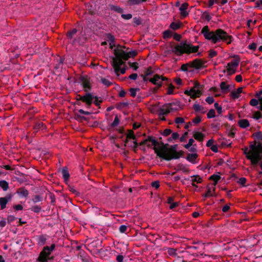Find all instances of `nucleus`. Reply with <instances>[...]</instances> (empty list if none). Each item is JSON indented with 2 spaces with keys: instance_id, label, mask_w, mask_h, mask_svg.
<instances>
[{
  "instance_id": "f257e3e1",
  "label": "nucleus",
  "mask_w": 262,
  "mask_h": 262,
  "mask_svg": "<svg viewBox=\"0 0 262 262\" xmlns=\"http://www.w3.org/2000/svg\"><path fill=\"white\" fill-rule=\"evenodd\" d=\"M158 144V142L154 138L149 137L140 142V146L146 145L148 147H150L151 145L154 146V149L157 155L167 161L173 159H177L181 157V154L177 151V145H172L170 148H168L165 145L156 147Z\"/></svg>"
},
{
  "instance_id": "f03ea898",
  "label": "nucleus",
  "mask_w": 262,
  "mask_h": 262,
  "mask_svg": "<svg viewBox=\"0 0 262 262\" xmlns=\"http://www.w3.org/2000/svg\"><path fill=\"white\" fill-rule=\"evenodd\" d=\"M201 33L206 39L211 41L213 43H216L222 41L227 44H230L232 40V37L224 30L217 29L214 31H210L208 26L203 28Z\"/></svg>"
},
{
  "instance_id": "7ed1b4c3",
  "label": "nucleus",
  "mask_w": 262,
  "mask_h": 262,
  "mask_svg": "<svg viewBox=\"0 0 262 262\" xmlns=\"http://www.w3.org/2000/svg\"><path fill=\"white\" fill-rule=\"evenodd\" d=\"M244 154L246 158L250 160L251 164L256 166L262 159V143L251 145L250 150L248 151V148H246Z\"/></svg>"
},
{
  "instance_id": "20e7f679",
  "label": "nucleus",
  "mask_w": 262,
  "mask_h": 262,
  "mask_svg": "<svg viewBox=\"0 0 262 262\" xmlns=\"http://www.w3.org/2000/svg\"><path fill=\"white\" fill-rule=\"evenodd\" d=\"M198 46H193L186 42H181L177 45L172 50V52L177 55H181L184 53H195L198 51Z\"/></svg>"
},
{
  "instance_id": "39448f33",
  "label": "nucleus",
  "mask_w": 262,
  "mask_h": 262,
  "mask_svg": "<svg viewBox=\"0 0 262 262\" xmlns=\"http://www.w3.org/2000/svg\"><path fill=\"white\" fill-rule=\"evenodd\" d=\"M202 86L199 82H195L193 87L190 88L189 90H185L184 94L194 99L199 97L202 95Z\"/></svg>"
},
{
  "instance_id": "423d86ee",
  "label": "nucleus",
  "mask_w": 262,
  "mask_h": 262,
  "mask_svg": "<svg viewBox=\"0 0 262 262\" xmlns=\"http://www.w3.org/2000/svg\"><path fill=\"white\" fill-rule=\"evenodd\" d=\"M114 53L115 55L120 58L121 59L126 60L130 57L135 56L137 55V52L135 50L128 52H126L122 49H121V47H118L114 49Z\"/></svg>"
},
{
  "instance_id": "0eeeda50",
  "label": "nucleus",
  "mask_w": 262,
  "mask_h": 262,
  "mask_svg": "<svg viewBox=\"0 0 262 262\" xmlns=\"http://www.w3.org/2000/svg\"><path fill=\"white\" fill-rule=\"evenodd\" d=\"M124 63L123 59L115 55L112 58V66L114 69L115 72L118 74L119 72L121 74L125 73V68H121V66Z\"/></svg>"
},
{
  "instance_id": "6e6552de",
  "label": "nucleus",
  "mask_w": 262,
  "mask_h": 262,
  "mask_svg": "<svg viewBox=\"0 0 262 262\" xmlns=\"http://www.w3.org/2000/svg\"><path fill=\"white\" fill-rule=\"evenodd\" d=\"M55 245L52 244L50 247L45 246L43 250L40 252L38 257V260L40 262H47L48 256L55 249Z\"/></svg>"
},
{
  "instance_id": "1a4fd4ad",
  "label": "nucleus",
  "mask_w": 262,
  "mask_h": 262,
  "mask_svg": "<svg viewBox=\"0 0 262 262\" xmlns=\"http://www.w3.org/2000/svg\"><path fill=\"white\" fill-rule=\"evenodd\" d=\"M175 104L173 103H167L163 105L158 111L159 116L166 115L170 112L177 110L174 107Z\"/></svg>"
},
{
  "instance_id": "9d476101",
  "label": "nucleus",
  "mask_w": 262,
  "mask_h": 262,
  "mask_svg": "<svg viewBox=\"0 0 262 262\" xmlns=\"http://www.w3.org/2000/svg\"><path fill=\"white\" fill-rule=\"evenodd\" d=\"M167 79L166 77H163L162 76L155 74L153 77L150 79V82L153 84L157 85L158 87H160L163 83V81L167 80Z\"/></svg>"
},
{
  "instance_id": "9b49d317",
  "label": "nucleus",
  "mask_w": 262,
  "mask_h": 262,
  "mask_svg": "<svg viewBox=\"0 0 262 262\" xmlns=\"http://www.w3.org/2000/svg\"><path fill=\"white\" fill-rule=\"evenodd\" d=\"M94 97L90 93H87L84 96H80V99L86 103L88 106L91 105L92 103Z\"/></svg>"
},
{
  "instance_id": "f8f14e48",
  "label": "nucleus",
  "mask_w": 262,
  "mask_h": 262,
  "mask_svg": "<svg viewBox=\"0 0 262 262\" xmlns=\"http://www.w3.org/2000/svg\"><path fill=\"white\" fill-rule=\"evenodd\" d=\"M12 196L9 194L5 197L0 198V205L1 209H4L6 207L7 204L11 200Z\"/></svg>"
},
{
  "instance_id": "ddd939ff",
  "label": "nucleus",
  "mask_w": 262,
  "mask_h": 262,
  "mask_svg": "<svg viewBox=\"0 0 262 262\" xmlns=\"http://www.w3.org/2000/svg\"><path fill=\"white\" fill-rule=\"evenodd\" d=\"M187 180H190L191 182L192 185L196 187H198L196 183H201L202 182V178L199 175L192 176L190 177V179H188Z\"/></svg>"
},
{
  "instance_id": "4468645a",
  "label": "nucleus",
  "mask_w": 262,
  "mask_h": 262,
  "mask_svg": "<svg viewBox=\"0 0 262 262\" xmlns=\"http://www.w3.org/2000/svg\"><path fill=\"white\" fill-rule=\"evenodd\" d=\"M188 4L187 3H183L179 8L180 14L182 17L185 18L188 15V12L186 11Z\"/></svg>"
},
{
  "instance_id": "2eb2a0df",
  "label": "nucleus",
  "mask_w": 262,
  "mask_h": 262,
  "mask_svg": "<svg viewBox=\"0 0 262 262\" xmlns=\"http://www.w3.org/2000/svg\"><path fill=\"white\" fill-rule=\"evenodd\" d=\"M16 193L20 197L26 198L29 195L28 191L24 187H20L18 188L16 191Z\"/></svg>"
},
{
  "instance_id": "dca6fc26",
  "label": "nucleus",
  "mask_w": 262,
  "mask_h": 262,
  "mask_svg": "<svg viewBox=\"0 0 262 262\" xmlns=\"http://www.w3.org/2000/svg\"><path fill=\"white\" fill-rule=\"evenodd\" d=\"M234 59L231 61V62H229L228 66H232L234 67H237L239 65V63L240 62V58L236 56L234 57Z\"/></svg>"
},
{
  "instance_id": "f3484780",
  "label": "nucleus",
  "mask_w": 262,
  "mask_h": 262,
  "mask_svg": "<svg viewBox=\"0 0 262 262\" xmlns=\"http://www.w3.org/2000/svg\"><path fill=\"white\" fill-rule=\"evenodd\" d=\"M239 126L243 128H245L248 126H249L250 124L248 120L247 119H242L239 120L238 121Z\"/></svg>"
},
{
  "instance_id": "a211bd4d",
  "label": "nucleus",
  "mask_w": 262,
  "mask_h": 262,
  "mask_svg": "<svg viewBox=\"0 0 262 262\" xmlns=\"http://www.w3.org/2000/svg\"><path fill=\"white\" fill-rule=\"evenodd\" d=\"M193 137L199 141H202L204 138V135L200 132H195L193 134Z\"/></svg>"
},
{
  "instance_id": "6ab92c4d",
  "label": "nucleus",
  "mask_w": 262,
  "mask_h": 262,
  "mask_svg": "<svg viewBox=\"0 0 262 262\" xmlns=\"http://www.w3.org/2000/svg\"><path fill=\"white\" fill-rule=\"evenodd\" d=\"M100 81L104 85L107 87L113 84V82L110 81L108 79L101 77L100 78Z\"/></svg>"
},
{
  "instance_id": "aec40b11",
  "label": "nucleus",
  "mask_w": 262,
  "mask_h": 262,
  "mask_svg": "<svg viewBox=\"0 0 262 262\" xmlns=\"http://www.w3.org/2000/svg\"><path fill=\"white\" fill-rule=\"evenodd\" d=\"M198 157L196 154H189L187 157V160L190 162L194 163Z\"/></svg>"
},
{
  "instance_id": "412c9836",
  "label": "nucleus",
  "mask_w": 262,
  "mask_h": 262,
  "mask_svg": "<svg viewBox=\"0 0 262 262\" xmlns=\"http://www.w3.org/2000/svg\"><path fill=\"white\" fill-rule=\"evenodd\" d=\"M61 174L64 180L69 179L70 177V174L69 173L68 168L67 167H63L61 170Z\"/></svg>"
},
{
  "instance_id": "4be33fe9",
  "label": "nucleus",
  "mask_w": 262,
  "mask_h": 262,
  "mask_svg": "<svg viewBox=\"0 0 262 262\" xmlns=\"http://www.w3.org/2000/svg\"><path fill=\"white\" fill-rule=\"evenodd\" d=\"M0 187H1L4 191H6L9 188V184L5 180L0 181Z\"/></svg>"
},
{
  "instance_id": "5701e85b",
  "label": "nucleus",
  "mask_w": 262,
  "mask_h": 262,
  "mask_svg": "<svg viewBox=\"0 0 262 262\" xmlns=\"http://www.w3.org/2000/svg\"><path fill=\"white\" fill-rule=\"evenodd\" d=\"M226 68L228 74L230 75L235 73L237 68L236 67L229 66H228V64H227Z\"/></svg>"
},
{
  "instance_id": "b1692460",
  "label": "nucleus",
  "mask_w": 262,
  "mask_h": 262,
  "mask_svg": "<svg viewBox=\"0 0 262 262\" xmlns=\"http://www.w3.org/2000/svg\"><path fill=\"white\" fill-rule=\"evenodd\" d=\"M146 0H128V4L129 5H135L141 4L146 2Z\"/></svg>"
},
{
  "instance_id": "393cba45",
  "label": "nucleus",
  "mask_w": 262,
  "mask_h": 262,
  "mask_svg": "<svg viewBox=\"0 0 262 262\" xmlns=\"http://www.w3.org/2000/svg\"><path fill=\"white\" fill-rule=\"evenodd\" d=\"M215 190V188H213L212 190L210 188H208L207 192L204 194V196L205 198H209L213 196L214 193L213 192Z\"/></svg>"
},
{
  "instance_id": "a878e982",
  "label": "nucleus",
  "mask_w": 262,
  "mask_h": 262,
  "mask_svg": "<svg viewBox=\"0 0 262 262\" xmlns=\"http://www.w3.org/2000/svg\"><path fill=\"white\" fill-rule=\"evenodd\" d=\"M220 88L224 92H227L229 90V85L226 84L225 82H222L220 84Z\"/></svg>"
},
{
  "instance_id": "bb28decb",
  "label": "nucleus",
  "mask_w": 262,
  "mask_h": 262,
  "mask_svg": "<svg viewBox=\"0 0 262 262\" xmlns=\"http://www.w3.org/2000/svg\"><path fill=\"white\" fill-rule=\"evenodd\" d=\"M46 240L47 238L46 235H41L38 237V244H40V245H43L45 244Z\"/></svg>"
},
{
  "instance_id": "cd10ccee",
  "label": "nucleus",
  "mask_w": 262,
  "mask_h": 262,
  "mask_svg": "<svg viewBox=\"0 0 262 262\" xmlns=\"http://www.w3.org/2000/svg\"><path fill=\"white\" fill-rule=\"evenodd\" d=\"M181 25V23H176L174 22L172 23L170 25V27L173 30H176L180 28Z\"/></svg>"
},
{
  "instance_id": "c85d7f7f",
  "label": "nucleus",
  "mask_w": 262,
  "mask_h": 262,
  "mask_svg": "<svg viewBox=\"0 0 262 262\" xmlns=\"http://www.w3.org/2000/svg\"><path fill=\"white\" fill-rule=\"evenodd\" d=\"M111 9L112 10H114V11H116L119 13H122L123 12V9H122L121 8H120L117 6H114V5L111 6Z\"/></svg>"
},
{
  "instance_id": "c756f323",
  "label": "nucleus",
  "mask_w": 262,
  "mask_h": 262,
  "mask_svg": "<svg viewBox=\"0 0 262 262\" xmlns=\"http://www.w3.org/2000/svg\"><path fill=\"white\" fill-rule=\"evenodd\" d=\"M105 39L108 42H112L115 41L114 36L110 33H107L105 36Z\"/></svg>"
},
{
  "instance_id": "7c9ffc66",
  "label": "nucleus",
  "mask_w": 262,
  "mask_h": 262,
  "mask_svg": "<svg viewBox=\"0 0 262 262\" xmlns=\"http://www.w3.org/2000/svg\"><path fill=\"white\" fill-rule=\"evenodd\" d=\"M77 32V29H73L71 31H69L67 33V37L71 39L73 38V36Z\"/></svg>"
},
{
  "instance_id": "2f4dec72",
  "label": "nucleus",
  "mask_w": 262,
  "mask_h": 262,
  "mask_svg": "<svg viewBox=\"0 0 262 262\" xmlns=\"http://www.w3.org/2000/svg\"><path fill=\"white\" fill-rule=\"evenodd\" d=\"M139 91L138 88H131L129 90L130 95L132 97H135L137 94V92Z\"/></svg>"
},
{
  "instance_id": "473e14b6",
  "label": "nucleus",
  "mask_w": 262,
  "mask_h": 262,
  "mask_svg": "<svg viewBox=\"0 0 262 262\" xmlns=\"http://www.w3.org/2000/svg\"><path fill=\"white\" fill-rule=\"evenodd\" d=\"M127 138L136 139V137L134 134V133L132 130H129L126 136Z\"/></svg>"
},
{
  "instance_id": "72a5a7b5",
  "label": "nucleus",
  "mask_w": 262,
  "mask_h": 262,
  "mask_svg": "<svg viewBox=\"0 0 262 262\" xmlns=\"http://www.w3.org/2000/svg\"><path fill=\"white\" fill-rule=\"evenodd\" d=\"M215 116V112L214 110L211 109L207 113V117L208 118H212Z\"/></svg>"
},
{
  "instance_id": "f704fd0d",
  "label": "nucleus",
  "mask_w": 262,
  "mask_h": 262,
  "mask_svg": "<svg viewBox=\"0 0 262 262\" xmlns=\"http://www.w3.org/2000/svg\"><path fill=\"white\" fill-rule=\"evenodd\" d=\"M119 122H120L119 119L118 118V117L117 116H116L114 119V121L111 124V126L113 127H116L119 125Z\"/></svg>"
},
{
  "instance_id": "c9c22d12",
  "label": "nucleus",
  "mask_w": 262,
  "mask_h": 262,
  "mask_svg": "<svg viewBox=\"0 0 262 262\" xmlns=\"http://www.w3.org/2000/svg\"><path fill=\"white\" fill-rule=\"evenodd\" d=\"M193 108L196 112H200L203 110V107L198 104H194L193 105Z\"/></svg>"
},
{
  "instance_id": "e433bc0d",
  "label": "nucleus",
  "mask_w": 262,
  "mask_h": 262,
  "mask_svg": "<svg viewBox=\"0 0 262 262\" xmlns=\"http://www.w3.org/2000/svg\"><path fill=\"white\" fill-rule=\"evenodd\" d=\"M231 97L233 99H236L239 98V95L236 92V91H233L230 94Z\"/></svg>"
},
{
  "instance_id": "4c0bfd02",
  "label": "nucleus",
  "mask_w": 262,
  "mask_h": 262,
  "mask_svg": "<svg viewBox=\"0 0 262 262\" xmlns=\"http://www.w3.org/2000/svg\"><path fill=\"white\" fill-rule=\"evenodd\" d=\"M253 118L256 120H258L262 117L261 114L260 112H255L253 114Z\"/></svg>"
},
{
  "instance_id": "58836bf2",
  "label": "nucleus",
  "mask_w": 262,
  "mask_h": 262,
  "mask_svg": "<svg viewBox=\"0 0 262 262\" xmlns=\"http://www.w3.org/2000/svg\"><path fill=\"white\" fill-rule=\"evenodd\" d=\"M175 123L180 124H183L185 122V120L182 117H177L175 119Z\"/></svg>"
},
{
  "instance_id": "ea45409f",
  "label": "nucleus",
  "mask_w": 262,
  "mask_h": 262,
  "mask_svg": "<svg viewBox=\"0 0 262 262\" xmlns=\"http://www.w3.org/2000/svg\"><path fill=\"white\" fill-rule=\"evenodd\" d=\"M210 179L214 181V185H215L220 180V177L218 175H212L211 176Z\"/></svg>"
},
{
  "instance_id": "a19ab883",
  "label": "nucleus",
  "mask_w": 262,
  "mask_h": 262,
  "mask_svg": "<svg viewBox=\"0 0 262 262\" xmlns=\"http://www.w3.org/2000/svg\"><path fill=\"white\" fill-rule=\"evenodd\" d=\"M127 229V226L126 225H121L119 228V230L120 232L124 233L126 232V230Z\"/></svg>"
},
{
  "instance_id": "79ce46f5",
  "label": "nucleus",
  "mask_w": 262,
  "mask_h": 262,
  "mask_svg": "<svg viewBox=\"0 0 262 262\" xmlns=\"http://www.w3.org/2000/svg\"><path fill=\"white\" fill-rule=\"evenodd\" d=\"M42 200V197H41L39 195H35L34 198L32 199L33 202L34 203H36L37 202L41 201Z\"/></svg>"
},
{
  "instance_id": "37998d69",
  "label": "nucleus",
  "mask_w": 262,
  "mask_h": 262,
  "mask_svg": "<svg viewBox=\"0 0 262 262\" xmlns=\"http://www.w3.org/2000/svg\"><path fill=\"white\" fill-rule=\"evenodd\" d=\"M217 52L216 51L210 50L209 51V57L213 58L216 56Z\"/></svg>"
},
{
  "instance_id": "c03bdc74",
  "label": "nucleus",
  "mask_w": 262,
  "mask_h": 262,
  "mask_svg": "<svg viewBox=\"0 0 262 262\" xmlns=\"http://www.w3.org/2000/svg\"><path fill=\"white\" fill-rule=\"evenodd\" d=\"M203 17L204 19L207 20V21H210L211 19V16L208 12H204L203 14Z\"/></svg>"
},
{
  "instance_id": "a18cd8bd",
  "label": "nucleus",
  "mask_w": 262,
  "mask_h": 262,
  "mask_svg": "<svg viewBox=\"0 0 262 262\" xmlns=\"http://www.w3.org/2000/svg\"><path fill=\"white\" fill-rule=\"evenodd\" d=\"M41 208L39 206H35L31 208V210L34 212L38 213L40 211Z\"/></svg>"
},
{
  "instance_id": "49530a36",
  "label": "nucleus",
  "mask_w": 262,
  "mask_h": 262,
  "mask_svg": "<svg viewBox=\"0 0 262 262\" xmlns=\"http://www.w3.org/2000/svg\"><path fill=\"white\" fill-rule=\"evenodd\" d=\"M258 104V101L256 99H252L250 101V104L252 106H255Z\"/></svg>"
},
{
  "instance_id": "de8ad7c7",
  "label": "nucleus",
  "mask_w": 262,
  "mask_h": 262,
  "mask_svg": "<svg viewBox=\"0 0 262 262\" xmlns=\"http://www.w3.org/2000/svg\"><path fill=\"white\" fill-rule=\"evenodd\" d=\"M194 142V141L193 139H190L189 140L188 143L187 144L185 145V148H186V149H188L193 144Z\"/></svg>"
},
{
  "instance_id": "09e8293b",
  "label": "nucleus",
  "mask_w": 262,
  "mask_h": 262,
  "mask_svg": "<svg viewBox=\"0 0 262 262\" xmlns=\"http://www.w3.org/2000/svg\"><path fill=\"white\" fill-rule=\"evenodd\" d=\"M246 181H247L246 179L245 178L242 177V178H241L240 179H239L237 182L239 184H241L242 185L245 186Z\"/></svg>"
},
{
  "instance_id": "8fccbe9b",
  "label": "nucleus",
  "mask_w": 262,
  "mask_h": 262,
  "mask_svg": "<svg viewBox=\"0 0 262 262\" xmlns=\"http://www.w3.org/2000/svg\"><path fill=\"white\" fill-rule=\"evenodd\" d=\"M206 101L209 104L213 103L214 99L213 97L208 96L206 98Z\"/></svg>"
},
{
  "instance_id": "3c124183",
  "label": "nucleus",
  "mask_w": 262,
  "mask_h": 262,
  "mask_svg": "<svg viewBox=\"0 0 262 262\" xmlns=\"http://www.w3.org/2000/svg\"><path fill=\"white\" fill-rule=\"evenodd\" d=\"M16 217L14 215H8L7 217V221L8 223H11L16 220Z\"/></svg>"
},
{
  "instance_id": "603ef678",
  "label": "nucleus",
  "mask_w": 262,
  "mask_h": 262,
  "mask_svg": "<svg viewBox=\"0 0 262 262\" xmlns=\"http://www.w3.org/2000/svg\"><path fill=\"white\" fill-rule=\"evenodd\" d=\"M214 107L215 109L217 110V112L219 114H221L222 112V107L221 106L219 105L217 103H215L214 104Z\"/></svg>"
},
{
  "instance_id": "864d4df0",
  "label": "nucleus",
  "mask_w": 262,
  "mask_h": 262,
  "mask_svg": "<svg viewBox=\"0 0 262 262\" xmlns=\"http://www.w3.org/2000/svg\"><path fill=\"white\" fill-rule=\"evenodd\" d=\"M254 136L256 139L262 140V132H256L254 134Z\"/></svg>"
},
{
  "instance_id": "5fc2aeb1",
  "label": "nucleus",
  "mask_w": 262,
  "mask_h": 262,
  "mask_svg": "<svg viewBox=\"0 0 262 262\" xmlns=\"http://www.w3.org/2000/svg\"><path fill=\"white\" fill-rule=\"evenodd\" d=\"M201 121V118L199 116H197L196 117L193 119L192 123L194 124H198Z\"/></svg>"
},
{
  "instance_id": "6e6d98bb",
  "label": "nucleus",
  "mask_w": 262,
  "mask_h": 262,
  "mask_svg": "<svg viewBox=\"0 0 262 262\" xmlns=\"http://www.w3.org/2000/svg\"><path fill=\"white\" fill-rule=\"evenodd\" d=\"M121 17L125 19H130L132 17V15L130 14H122Z\"/></svg>"
},
{
  "instance_id": "4d7b16f0",
  "label": "nucleus",
  "mask_w": 262,
  "mask_h": 262,
  "mask_svg": "<svg viewBox=\"0 0 262 262\" xmlns=\"http://www.w3.org/2000/svg\"><path fill=\"white\" fill-rule=\"evenodd\" d=\"M171 133V130L170 129H165L163 133V135L165 136H167L169 135Z\"/></svg>"
},
{
  "instance_id": "13d9d810",
  "label": "nucleus",
  "mask_w": 262,
  "mask_h": 262,
  "mask_svg": "<svg viewBox=\"0 0 262 262\" xmlns=\"http://www.w3.org/2000/svg\"><path fill=\"white\" fill-rule=\"evenodd\" d=\"M179 134L177 132H175V133H173L172 134L170 139H172V140H176V139H178L179 138Z\"/></svg>"
},
{
  "instance_id": "bf43d9fd",
  "label": "nucleus",
  "mask_w": 262,
  "mask_h": 262,
  "mask_svg": "<svg viewBox=\"0 0 262 262\" xmlns=\"http://www.w3.org/2000/svg\"><path fill=\"white\" fill-rule=\"evenodd\" d=\"M151 186L153 187H155L156 189H158L160 186V184L159 181H154L151 183Z\"/></svg>"
},
{
  "instance_id": "052dcab7",
  "label": "nucleus",
  "mask_w": 262,
  "mask_h": 262,
  "mask_svg": "<svg viewBox=\"0 0 262 262\" xmlns=\"http://www.w3.org/2000/svg\"><path fill=\"white\" fill-rule=\"evenodd\" d=\"M230 209V205L228 204H226L225 206H224L222 208V211L224 212H226L228 211H229Z\"/></svg>"
},
{
  "instance_id": "680f3d73",
  "label": "nucleus",
  "mask_w": 262,
  "mask_h": 262,
  "mask_svg": "<svg viewBox=\"0 0 262 262\" xmlns=\"http://www.w3.org/2000/svg\"><path fill=\"white\" fill-rule=\"evenodd\" d=\"M13 208L15 210H22L23 209V207L21 205H16L13 206Z\"/></svg>"
},
{
  "instance_id": "e2e57ef3",
  "label": "nucleus",
  "mask_w": 262,
  "mask_h": 262,
  "mask_svg": "<svg viewBox=\"0 0 262 262\" xmlns=\"http://www.w3.org/2000/svg\"><path fill=\"white\" fill-rule=\"evenodd\" d=\"M6 225V221L5 219L3 218L1 220H0V227H4Z\"/></svg>"
},
{
  "instance_id": "0e129e2a",
  "label": "nucleus",
  "mask_w": 262,
  "mask_h": 262,
  "mask_svg": "<svg viewBox=\"0 0 262 262\" xmlns=\"http://www.w3.org/2000/svg\"><path fill=\"white\" fill-rule=\"evenodd\" d=\"M257 47V45L255 43H252L249 45V48L252 50H255Z\"/></svg>"
},
{
  "instance_id": "69168bd1",
  "label": "nucleus",
  "mask_w": 262,
  "mask_h": 262,
  "mask_svg": "<svg viewBox=\"0 0 262 262\" xmlns=\"http://www.w3.org/2000/svg\"><path fill=\"white\" fill-rule=\"evenodd\" d=\"M43 126V124L42 123H39L36 124V125L34 127V129L35 130H37V129L41 128Z\"/></svg>"
},
{
  "instance_id": "338daca9",
  "label": "nucleus",
  "mask_w": 262,
  "mask_h": 262,
  "mask_svg": "<svg viewBox=\"0 0 262 262\" xmlns=\"http://www.w3.org/2000/svg\"><path fill=\"white\" fill-rule=\"evenodd\" d=\"M123 256L122 255H118L116 257L117 262H123Z\"/></svg>"
},
{
  "instance_id": "774afa93",
  "label": "nucleus",
  "mask_w": 262,
  "mask_h": 262,
  "mask_svg": "<svg viewBox=\"0 0 262 262\" xmlns=\"http://www.w3.org/2000/svg\"><path fill=\"white\" fill-rule=\"evenodd\" d=\"M152 70H151V69H150V68H148V69L146 70V71H145V74L146 76H149V75H151V74H152Z\"/></svg>"
}]
</instances>
